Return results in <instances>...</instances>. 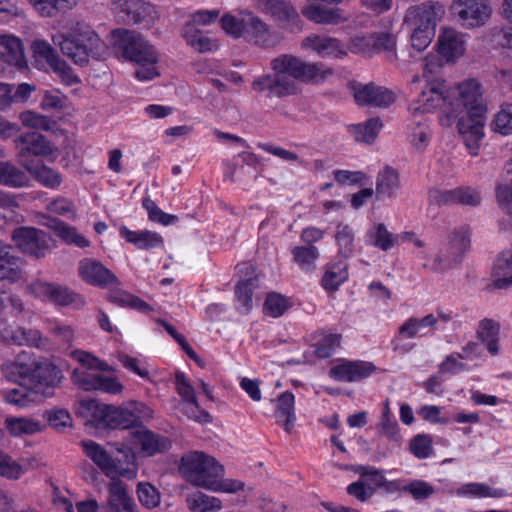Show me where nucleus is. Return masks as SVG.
Returning a JSON list of instances; mask_svg holds the SVG:
<instances>
[{
  "instance_id": "obj_1",
  "label": "nucleus",
  "mask_w": 512,
  "mask_h": 512,
  "mask_svg": "<svg viewBox=\"0 0 512 512\" xmlns=\"http://www.w3.org/2000/svg\"><path fill=\"white\" fill-rule=\"evenodd\" d=\"M450 95L447 115L439 117L442 126H450L456 118L457 128L466 147L472 155H477L480 141L484 136L486 106L483 103L482 89L474 79L466 80L454 88H448Z\"/></svg>"
},
{
  "instance_id": "obj_2",
  "label": "nucleus",
  "mask_w": 512,
  "mask_h": 512,
  "mask_svg": "<svg viewBox=\"0 0 512 512\" xmlns=\"http://www.w3.org/2000/svg\"><path fill=\"white\" fill-rule=\"evenodd\" d=\"M270 65L273 73L258 76L252 82L254 91L266 93L270 98L296 94L297 80L318 82L332 74V70L324 69L322 64L304 63L287 54L272 59Z\"/></svg>"
},
{
  "instance_id": "obj_3",
  "label": "nucleus",
  "mask_w": 512,
  "mask_h": 512,
  "mask_svg": "<svg viewBox=\"0 0 512 512\" xmlns=\"http://www.w3.org/2000/svg\"><path fill=\"white\" fill-rule=\"evenodd\" d=\"M81 445L86 455L111 481L118 477L128 480L136 478L138 473L137 457L130 447L121 443L110 444L117 452V455H112L93 440L82 441Z\"/></svg>"
},
{
  "instance_id": "obj_4",
  "label": "nucleus",
  "mask_w": 512,
  "mask_h": 512,
  "mask_svg": "<svg viewBox=\"0 0 512 512\" xmlns=\"http://www.w3.org/2000/svg\"><path fill=\"white\" fill-rule=\"evenodd\" d=\"M52 41L65 56L80 66L86 65L90 58L100 60L107 53L106 44L89 27H77L68 34H56Z\"/></svg>"
},
{
  "instance_id": "obj_5",
  "label": "nucleus",
  "mask_w": 512,
  "mask_h": 512,
  "mask_svg": "<svg viewBox=\"0 0 512 512\" xmlns=\"http://www.w3.org/2000/svg\"><path fill=\"white\" fill-rule=\"evenodd\" d=\"M115 48L123 58L139 66L135 72L139 81H148L159 75L158 53L140 34L129 30L119 31Z\"/></svg>"
},
{
  "instance_id": "obj_6",
  "label": "nucleus",
  "mask_w": 512,
  "mask_h": 512,
  "mask_svg": "<svg viewBox=\"0 0 512 512\" xmlns=\"http://www.w3.org/2000/svg\"><path fill=\"white\" fill-rule=\"evenodd\" d=\"M143 405L131 404L129 407H116L99 403L94 399H83L79 402V414L97 427L109 429H136L139 427Z\"/></svg>"
},
{
  "instance_id": "obj_7",
  "label": "nucleus",
  "mask_w": 512,
  "mask_h": 512,
  "mask_svg": "<svg viewBox=\"0 0 512 512\" xmlns=\"http://www.w3.org/2000/svg\"><path fill=\"white\" fill-rule=\"evenodd\" d=\"M181 476L194 486L208 489L214 478L224 475V468L215 458L200 451H190L181 457L178 467Z\"/></svg>"
},
{
  "instance_id": "obj_8",
  "label": "nucleus",
  "mask_w": 512,
  "mask_h": 512,
  "mask_svg": "<svg viewBox=\"0 0 512 512\" xmlns=\"http://www.w3.org/2000/svg\"><path fill=\"white\" fill-rule=\"evenodd\" d=\"M470 248V230L467 227L453 229L447 242L439 249L432 262L424 268L434 273H442L457 266Z\"/></svg>"
},
{
  "instance_id": "obj_9",
  "label": "nucleus",
  "mask_w": 512,
  "mask_h": 512,
  "mask_svg": "<svg viewBox=\"0 0 512 512\" xmlns=\"http://www.w3.org/2000/svg\"><path fill=\"white\" fill-rule=\"evenodd\" d=\"M450 95L444 80H427L425 87L418 96L412 100L409 105V111L412 116L433 113L437 109L441 110V116L447 115L449 108Z\"/></svg>"
},
{
  "instance_id": "obj_10",
  "label": "nucleus",
  "mask_w": 512,
  "mask_h": 512,
  "mask_svg": "<svg viewBox=\"0 0 512 512\" xmlns=\"http://www.w3.org/2000/svg\"><path fill=\"white\" fill-rule=\"evenodd\" d=\"M27 291L36 298L50 301L59 306L82 308L86 303L80 294L66 286L56 283L37 280L27 286Z\"/></svg>"
},
{
  "instance_id": "obj_11",
  "label": "nucleus",
  "mask_w": 512,
  "mask_h": 512,
  "mask_svg": "<svg viewBox=\"0 0 512 512\" xmlns=\"http://www.w3.org/2000/svg\"><path fill=\"white\" fill-rule=\"evenodd\" d=\"M111 10L125 24L150 26L156 18L155 7L143 0H114Z\"/></svg>"
},
{
  "instance_id": "obj_12",
  "label": "nucleus",
  "mask_w": 512,
  "mask_h": 512,
  "mask_svg": "<svg viewBox=\"0 0 512 512\" xmlns=\"http://www.w3.org/2000/svg\"><path fill=\"white\" fill-rule=\"evenodd\" d=\"M450 12L462 26L468 28L484 25L491 16L487 0H453Z\"/></svg>"
},
{
  "instance_id": "obj_13",
  "label": "nucleus",
  "mask_w": 512,
  "mask_h": 512,
  "mask_svg": "<svg viewBox=\"0 0 512 512\" xmlns=\"http://www.w3.org/2000/svg\"><path fill=\"white\" fill-rule=\"evenodd\" d=\"M12 239L22 252L36 258L45 257L51 249V237L43 230L34 227L15 229L12 233Z\"/></svg>"
},
{
  "instance_id": "obj_14",
  "label": "nucleus",
  "mask_w": 512,
  "mask_h": 512,
  "mask_svg": "<svg viewBox=\"0 0 512 512\" xmlns=\"http://www.w3.org/2000/svg\"><path fill=\"white\" fill-rule=\"evenodd\" d=\"M444 14L443 4L437 1H425L407 8L403 24L408 29L424 28L425 26L436 28Z\"/></svg>"
},
{
  "instance_id": "obj_15",
  "label": "nucleus",
  "mask_w": 512,
  "mask_h": 512,
  "mask_svg": "<svg viewBox=\"0 0 512 512\" xmlns=\"http://www.w3.org/2000/svg\"><path fill=\"white\" fill-rule=\"evenodd\" d=\"M349 88L355 102L361 106L386 108L393 104L396 99L394 92L374 83L362 84L353 81L349 83Z\"/></svg>"
},
{
  "instance_id": "obj_16",
  "label": "nucleus",
  "mask_w": 512,
  "mask_h": 512,
  "mask_svg": "<svg viewBox=\"0 0 512 512\" xmlns=\"http://www.w3.org/2000/svg\"><path fill=\"white\" fill-rule=\"evenodd\" d=\"M62 377V373L56 365L48 360L38 359L30 382L40 399H43L53 394V389L60 383Z\"/></svg>"
},
{
  "instance_id": "obj_17",
  "label": "nucleus",
  "mask_w": 512,
  "mask_h": 512,
  "mask_svg": "<svg viewBox=\"0 0 512 512\" xmlns=\"http://www.w3.org/2000/svg\"><path fill=\"white\" fill-rule=\"evenodd\" d=\"M482 200L481 193L472 187L461 186L454 189L441 190L431 189L429 191V201L436 205H468L478 206Z\"/></svg>"
},
{
  "instance_id": "obj_18",
  "label": "nucleus",
  "mask_w": 512,
  "mask_h": 512,
  "mask_svg": "<svg viewBox=\"0 0 512 512\" xmlns=\"http://www.w3.org/2000/svg\"><path fill=\"white\" fill-rule=\"evenodd\" d=\"M258 9L270 13L274 18L283 22L291 32L301 30V20L294 7L286 0H254Z\"/></svg>"
},
{
  "instance_id": "obj_19",
  "label": "nucleus",
  "mask_w": 512,
  "mask_h": 512,
  "mask_svg": "<svg viewBox=\"0 0 512 512\" xmlns=\"http://www.w3.org/2000/svg\"><path fill=\"white\" fill-rule=\"evenodd\" d=\"M38 359L32 353L21 351L14 359L7 360L1 365V372L7 380L15 383L22 379L30 380Z\"/></svg>"
},
{
  "instance_id": "obj_20",
  "label": "nucleus",
  "mask_w": 512,
  "mask_h": 512,
  "mask_svg": "<svg viewBox=\"0 0 512 512\" xmlns=\"http://www.w3.org/2000/svg\"><path fill=\"white\" fill-rule=\"evenodd\" d=\"M78 271L82 280L94 286L104 288L119 283L117 277L101 262L90 258L79 262Z\"/></svg>"
},
{
  "instance_id": "obj_21",
  "label": "nucleus",
  "mask_w": 512,
  "mask_h": 512,
  "mask_svg": "<svg viewBox=\"0 0 512 512\" xmlns=\"http://www.w3.org/2000/svg\"><path fill=\"white\" fill-rule=\"evenodd\" d=\"M376 367L367 361H343L330 369V376L342 382H356L370 376Z\"/></svg>"
},
{
  "instance_id": "obj_22",
  "label": "nucleus",
  "mask_w": 512,
  "mask_h": 512,
  "mask_svg": "<svg viewBox=\"0 0 512 512\" xmlns=\"http://www.w3.org/2000/svg\"><path fill=\"white\" fill-rule=\"evenodd\" d=\"M11 343L17 346L27 345L35 348H44L48 339L39 330L17 327L15 330L5 328L0 330V344Z\"/></svg>"
},
{
  "instance_id": "obj_23",
  "label": "nucleus",
  "mask_w": 512,
  "mask_h": 512,
  "mask_svg": "<svg viewBox=\"0 0 512 512\" xmlns=\"http://www.w3.org/2000/svg\"><path fill=\"white\" fill-rule=\"evenodd\" d=\"M437 51L446 62L454 61L465 52L464 36L454 29L444 28L438 36Z\"/></svg>"
},
{
  "instance_id": "obj_24",
  "label": "nucleus",
  "mask_w": 512,
  "mask_h": 512,
  "mask_svg": "<svg viewBox=\"0 0 512 512\" xmlns=\"http://www.w3.org/2000/svg\"><path fill=\"white\" fill-rule=\"evenodd\" d=\"M130 433L140 445L141 451L147 456L164 453L171 448L169 438L156 434L143 426L137 427Z\"/></svg>"
},
{
  "instance_id": "obj_25",
  "label": "nucleus",
  "mask_w": 512,
  "mask_h": 512,
  "mask_svg": "<svg viewBox=\"0 0 512 512\" xmlns=\"http://www.w3.org/2000/svg\"><path fill=\"white\" fill-rule=\"evenodd\" d=\"M17 142L19 145L17 157L21 165L23 161H28L29 155L47 156L53 153V148L45 136L36 132L23 134Z\"/></svg>"
},
{
  "instance_id": "obj_26",
  "label": "nucleus",
  "mask_w": 512,
  "mask_h": 512,
  "mask_svg": "<svg viewBox=\"0 0 512 512\" xmlns=\"http://www.w3.org/2000/svg\"><path fill=\"white\" fill-rule=\"evenodd\" d=\"M0 60L15 66L19 70L27 67L23 43L20 38L10 35H0Z\"/></svg>"
},
{
  "instance_id": "obj_27",
  "label": "nucleus",
  "mask_w": 512,
  "mask_h": 512,
  "mask_svg": "<svg viewBox=\"0 0 512 512\" xmlns=\"http://www.w3.org/2000/svg\"><path fill=\"white\" fill-rule=\"evenodd\" d=\"M108 494L105 512H134L135 503L129 496L127 485L123 481L119 479L110 481Z\"/></svg>"
},
{
  "instance_id": "obj_28",
  "label": "nucleus",
  "mask_w": 512,
  "mask_h": 512,
  "mask_svg": "<svg viewBox=\"0 0 512 512\" xmlns=\"http://www.w3.org/2000/svg\"><path fill=\"white\" fill-rule=\"evenodd\" d=\"M26 262L8 248L0 249V280L16 283L25 278Z\"/></svg>"
},
{
  "instance_id": "obj_29",
  "label": "nucleus",
  "mask_w": 512,
  "mask_h": 512,
  "mask_svg": "<svg viewBox=\"0 0 512 512\" xmlns=\"http://www.w3.org/2000/svg\"><path fill=\"white\" fill-rule=\"evenodd\" d=\"M302 45L315 51L321 57L342 58L346 55L344 46L338 39L325 35L308 36L303 40Z\"/></svg>"
},
{
  "instance_id": "obj_30",
  "label": "nucleus",
  "mask_w": 512,
  "mask_h": 512,
  "mask_svg": "<svg viewBox=\"0 0 512 512\" xmlns=\"http://www.w3.org/2000/svg\"><path fill=\"white\" fill-rule=\"evenodd\" d=\"M272 401L275 403L274 417L277 424L282 426L287 433H291L296 421L294 395L286 391Z\"/></svg>"
},
{
  "instance_id": "obj_31",
  "label": "nucleus",
  "mask_w": 512,
  "mask_h": 512,
  "mask_svg": "<svg viewBox=\"0 0 512 512\" xmlns=\"http://www.w3.org/2000/svg\"><path fill=\"white\" fill-rule=\"evenodd\" d=\"M242 37L262 47L274 44L268 26L260 18L252 14L246 15V29H244Z\"/></svg>"
},
{
  "instance_id": "obj_32",
  "label": "nucleus",
  "mask_w": 512,
  "mask_h": 512,
  "mask_svg": "<svg viewBox=\"0 0 512 512\" xmlns=\"http://www.w3.org/2000/svg\"><path fill=\"white\" fill-rule=\"evenodd\" d=\"M425 329L435 330V318L434 314L430 313L421 319L416 317L408 318L398 330V336L395 337L394 341H397L399 337L406 339H413L415 337L426 336L428 332Z\"/></svg>"
},
{
  "instance_id": "obj_33",
  "label": "nucleus",
  "mask_w": 512,
  "mask_h": 512,
  "mask_svg": "<svg viewBox=\"0 0 512 512\" xmlns=\"http://www.w3.org/2000/svg\"><path fill=\"white\" fill-rule=\"evenodd\" d=\"M30 176L9 161H0V185L10 188H23L30 184Z\"/></svg>"
},
{
  "instance_id": "obj_34",
  "label": "nucleus",
  "mask_w": 512,
  "mask_h": 512,
  "mask_svg": "<svg viewBox=\"0 0 512 512\" xmlns=\"http://www.w3.org/2000/svg\"><path fill=\"white\" fill-rule=\"evenodd\" d=\"M120 235L138 249L144 250L162 247L164 242L160 234L149 230L131 231L127 228H122Z\"/></svg>"
},
{
  "instance_id": "obj_35",
  "label": "nucleus",
  "mask_w": 512,
  "mask_h": 512,
  "mask_svg": "<svg viewBox=\"0 0 512 512\" xmlns=\"http://www.w3.org/2000/svg\"><path fill=\"white\" fill-rule=\"evenodd\" d=\"M499 332V324L488 318L479 322L476 331L477 338L486 345L488 352L493 356L499 352Z\"/></svg>"
},
{
  "instance_id": "obj_36",
  "label": "nucleus",
  "mask_w": 512,
  "mask_h": 512,
  "mask_svg": "<svg viewBox=\"0 0 512 512\" xmlns=\"http://www.w3.org/2000/svg\"><path fill=\"white\" fill-rule=\"evenodd\" d=\"M22 166L40 184L47 188L55 189L61 185V175L57 171L46 165L33 164L32 162L29 161H23Z\"/></svg>"
},
{
  "instance_id": "obj_37",
  "label": "nucleus",
  "mask_w": 512,
  "mask_h": 512,
  "mask_svg": "<svg viewBox=\"0 0 512 512\" xmlns=\"http://www.w3.org/2000/svg\"><path fill=\"white\" fill-rule=\"evenodd\" d=\"M494 285L507 288L512 285V249L503 251L494 263Z\"/></svg>"
},
{
  "instance_id": "obj_38",
  "label": "nucleus",
  "mask_w": 512,
  "mask_h": 512,
  "mask_svg": "<svg viewBox=\"0 0 512 512\" xmlns=\"http://www.w3.org/2000/svg\"><path fill=\"white\" fill-rule=\"evenodd\" d=\"M47 222L44 224L53 230L63 241L68 244H74L80 248L88 247L90 242L76 228L60 221L56 218L45 217Z\"/></svg>"
},
{
  "instance_id": "obj_39",
  "label": "nucleus",
  "mask_w": 512,
  "mask_h": 512,
  "mask_svg": "<svg viewBox=\"0 0 512 512\" xmlns=\"http://www.w3.org/2000/svg\"><path fill=\"white\" fill-rule=\"evenodd\" d=\"M182 36L186 43L199 53H206L218 48L216 40L204 35L197 27L192 24H185L182 29Z\"/></svg>"
},
{
  "instance_id": "obj_40",
  "label": "nucleus",
  "mask_w": 512,
  "mask_h": 512,
  "mask_svg": "<svg viewBox=\"0 0 512 512\" xmlns=\"http://www.w3.org/2000/svg\"><path fill=\"white\" fill-rule=\"evenodd\" d=\"M399 187V175L395 169L387 166L378 173L375 190L378 197H393Z\"/></svg>"
},
{
  "instance_id": "obj_41",
  "label": "nucleus",
  "mask_w": 512,
  "mask_h": 512,
  "mask_svg": "<svg viewBox=\"0 0 512 512\" xmlns=\"http://www.w3.org/2000/svg\"><path fill=\"white\" fill-rule=\"evenodd\" d=\"M293 261L306 272L315 270V262L320 256L318 248L314 245H300L291 249Z\"/></svg>"
},
{
  "instance_id": "obj_42",
  "label": "nucleus",
  "mask_w": 512,
  "mask_h": 512,
  "mask_svg": "<svg viewBox=\"0 0 512 512\" xmlns=\"http://www.w3.org/2000/svg\"><path fill=\"white\" fill-rule=\"evenodd\" d=\"M348 279V264L344 261L327 265L322 277V285L326 290H336Z\"/></svg>"
},
{
  "instance_id": "obj_43",
  "label": "nucleus",
  "mask_w": 512,
  "mask_h": 512,
  "mask_svg": "<svg viewBox=\"0 0 512 512\" xmlns=\"http://www.w3.org/2000/svg\"><path fill=\"white\" fill-rule=\"evenodd\" d=\"M354 47L364 51L365 47L372 46L377 50L392 52L395 48L396 41L393 35L389 33H380L369 37H356L353 41Z\"/></svg>"
},
{
  "instance_id": "obj_44",
  "label": "nucleus",
  "mask_w": 512,
  "mask_h": 512,
  "mask_svg": "<svg viewBox=\"0 0 512 512\" xmlns=\"http://www.w3.org/2000/svg\"><path fill=\"white\" fill-rule=\"evenodd\" d=\"M258 277L251 271V275L243 280H240L236 286V298L239 303V309L243 312H248L252 306V295L254 289L257 287Z\"/></svg>"
},
{
  "instance_id": "obj_45",
  "label": "nucleus",
  "mask_w": 512,
  "mask_h": 512,
  "mask_svg": "<svg viewBox=\"0 0 512 512\" xmlns=\"http://www.w3.org/2000/svg\"><path fill=\"white\" fill-rule=\"evenodd\" d=\"M382 123L379 118H371L364 124L350 126L349 131L358 142L372 143L377 137Z\"/></svg>"
},
{
  "instance_id": "obj_46",
  "label": "nucleus",
  "mask_w": 512,
  "mask_h": 512,
  "mask_svg": "<svg viewBox=\"0 0 512 512\" xmlns=\"http://www.w3.org/2000/svg\"><path fill=\"white\" fill-rule=\"evenodd\" d=\"M3 397L7 403L18 407H26L30 403L42 400L32 387L28 388L23 385H20L18 388L4 391Z\"/></svg>"
},
{
  "instance_id": "obj_47",
  "label": "nucleus",
  "mask_w": 512,
  "mask_h": 512,
  "mask_svg": "<svg viewBox=\"0 0 512 512\" xmlns=\"http://www.w3.org/2000/svg\"><path fill=\"white\" fill-rule=\"evenodd\" d=\"M354 230L348 224L338 223L336 226L335 241L338 254L343 258H349L354 252Z\"/></svg>"
},
{
  "instance_id": "obj_48",
  "label": "nucleus",
  "mask_w": 512,
  "mask_h": 512,
  "mask_svg": "<svg viewBox=\"0 0 512 512\" xmlns=\"http://www.w3.org/2000/svg\"><path fill=\"white\" fill-rule=\"evenodd\" d=\"M24 309V303L18 295L6 294L0 304V324H6L10 318L17 319Z\"/></svg>"
},
{
  "instance_id": "obj_49",
  "label": "nucleus",
  "mask_w": 512,
  "mask_h": 512,
  "mask_svg": "<svg viewBox=\"0 0 512 512\" xmlns=\"http://www.w3.org/2000/svg\"><path fill=\"white\" fill-rule=\"evenodd\" d=\"M369 236L372 244L383 251H387L399 244V234L389 232L383 223L375 225L369 232Z\"/></svg>"
},
{
  "instance_id": "obj_50",
  "label": "nucleus",
  "mask_w": 512,
  "mask_h": 512,
  "mask_svg": "<svg viewBox=\"0 0 512 512\" xmlns=\"http://www.w3.org/2000/svg\"><path fill=\"white\" fill-rule=\"evenodd\" d=\"M188 508L192 512H212L221 509V501L202 492L194 493L186 498Z\"/></svg>"
},
{
  "instance_id": "obj_51",
  "label": "nucleus",
  "mask_w": 512,
  "mask_h": 512,
  "mask_svg": "<svg viewBox=\"0 0 512 512\" xmlns=\"http://www.w3.org/2000/svg\"><path fill=\"white\" fill-rule=\"evenodd\" d=\"M6 427L13 436L34 434L41 430V425L38 421L26 417L7 418Z\"/></svg>"
},
{
  "instance_id": "obj_52",
  "label": "nucleus",
  "mask_w": 512,
  "mask_h": 512,
  "mask_svg": "<svg viewBox=\"0 0 512 512\" xmlns=\"http://www.w3.org/2000/svg\"><path fill=\"white\" fill-rule=\"evenodd\" d=\"M463 494L471 495L479 498H503L508 495L507 491L502 488L492 487L484 483H469L461 488Z\"/></svg>"
},
{
  "instance_id": "obj_53",
  "label": "nucleus",
  "mask_w": 512,
  "mask_h": 512,
  "mask_svg": "<svg viewBox=\"0 0 512 512\" xmlns=\"http://www.w3.org/2000/svg\"><path fill=\"white\" fill-rule=\"evenodd\" d=\"M495 195L501 211L512 219V184L499 180L495 188Z\"/></svg>"
},
{
  "instance_id": "obj_54",
  "label": "nucleus",
  "mask_w": 512,
  "mask_h": 512,
  "mask_svg": "<svg viewBox=\"0 0 512 512\" xmlns=\"http://www.w3.org/2000/svg\"><path fill=\"white\" fill-rule=\"evenodd\" d=\"M27 470L26 465L19 464L8 454L0 451V476L8 479H19Z\"/></svg>"
},
{
  "instance_id": "obj_55",
  "label": "nucleus",
  "mask_w": 512,
  "mask_h": 512,
  "mask_svg": "<svg viewBox=\"0 0 512 512\" xmlns=\"http://www.w3.org/2000/svg\"><path fill=\"white\" fill-rule=\"evenodd\" d=\"M137 495L140 503L148 509L155 508L160 503V493L155 486L148 482L137 485Z\"/></svg>"
},
{
  "instance_id": "obj_56",
  "label": "nucleus",
  "mask_w": 512,
  "mask_h": 512,
  "mask_svg": "<svg viewBox=\"0 0 512 512\" xmlns=\"http://www.w3.org/2000/svg\"><path fill=\"white\" fill-rule=\"evenodd\" d=\"M411 32V46L418 52L425 50L435 36L436 28L425 26L424 28L409 29Z\"/></svg>"
},
{
  "instance_id": "obj_57",
  "label": "nucleus",
  "mask_w": 512,
  "mask_h": 512,
  "mask_svg": "<svg viewBox=\"0 0 512 512\" xmlns=\"http://www.w3.org/2000/svg\"><path fill=\"white\" fill-rule=\"evenodd\" d=\"M143 207L146 209L149 219L158 222L162 225L168 226L178 220L176 215H171L162 211L156 203L150 198H144L142 201Z\"/></svg>"
},
{
  "instance_id": "obj_58",
  "label": "nucleus",
  "mask_w": 512,
  "mask_h": 512,
  "mask_svg": "<svg viewBox=\"0 0 512 512\" xmlns=\"http://www.w3.org/2000/svg\"><path fill=\"white\" fill-rule=\"evenodd\" d=\"M431 436L419 434L410 441V451L418 459H426L433 452Z\"/></svg>"
},
{
  "instance_id": "obj_59",
  "label": "nucleus",
  "mask_w": 512,
  "mask_h": 512,
  "mask_svg": "<svg viewBox=\"0 0 512 512\" xmlns=\"http://www.w3.org/2000/svg\"><path fill=\"white\" fill-rule=\"evenodd\" d=\"M100 374L90 372L85 369H75L73 371L72 379L73 382L80 388L90 391L97 390Z\"/></svg>"
},
{
  "instance_id": "obj_60",
  "label": "nucleus",
  "mask_w": 512,
  "mask_h": 512,
  "mask_svg": "<svg viewBox=\"0 0 512 512\" xmlns=\"http://www.w3.org/2000/svg\"><path fill=\"white\" fill-rule=\"evenodd\" d=\"M494 130L502 135L512 134V105H505L495 115Z\"/></svg>"
},
{
  "instance_id": "obj_61",
  "label": "nucleus",
  "mask_w": 512,
  "mask_h": 512,
  "mask_svg": "<svg viewBox=\"0 0 512 512\" xmlns=\"http://www.w3.org/2000/svg\"><path fill=\"white\" fill-rule=\"evenodd\" d=\"M32 50L36 57L44 59L51 68L61 59L53 47L44 40H35L32 43Z\"/></svg>"
},
{
  "instance_id": "obj_62",
  "label": "nucleus",
  "mask_w": 512,
  "mask_h": 512,
  "mask_svg": "<svg viewBox=\"0 0 512 512\" xmlns=\"http://www.w3.org/2000/svg\"><path fill=\"white\" fill-rule=\"evenodd\" d=\"M288 307L289 304L287 299L278 293L268 294L264 303L265 313L272 317L281 316L288 309Z\"/></svg>"
},
{
  "instance_id": "obj_63",
  "label": "nucleus",
  "mask_w": 512,
  "mask_h": 512,
  "mask_svg": "<svg viewBox=\"0 0 512 512\" xmlns=\"http://www.w3.org/2000/svg\"><path fill=\"white\" fill-rule=\"evenodd\" d=\"M50 333L66 348L73 345L75 330L71 325L55 321L50 327Z\"/></svg>"
},
{
  "instance_id": "obj_64",
  "label": "nucleus",
  "mask_w": 512,
  "mask_h": 512,
  "mask_svg": "<svg viewBox=\"0 0 512 512\" xmlns=\"http://www.w3.org/2000/svg\"><path fill=\"white\" fill-rule=\"evenodd\" d=\"M176 390L185 404H196V392L185 374L177 372L175 375Z\"/></svg>"
}]
</instances>
